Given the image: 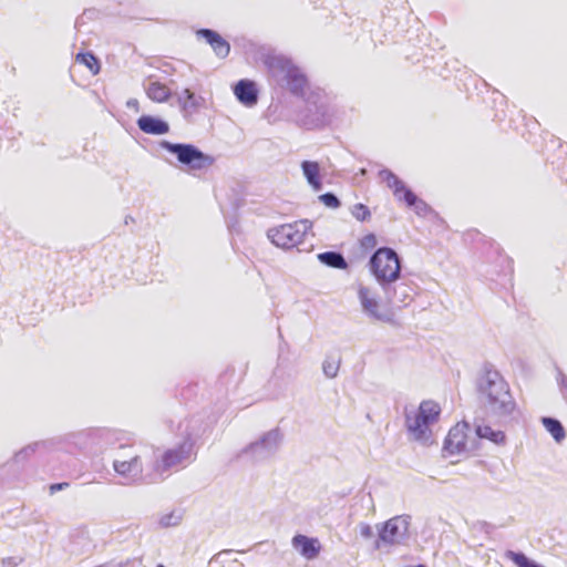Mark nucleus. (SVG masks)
Returning <instances> with one entry per match:
<instances>
[{
	"label": "nucleus",
	"instance_id": "obj_1",
	"mask_svg": "<svg viewBox=\"0 0 567 567\" xmlns=\"http://www.w3.org/2000/svg\"><path fill=\"white\" fill-rule=\"evenodd\" d=\"M477 391L495 415H511L516 408L507 382L491 364L484 365L483 373L477 379Z\"/></svg>",
	"mask_w": 567,
	"mask_h": 567
},
{
	"label": "nucleus",
	"instance_id": "obj_2",
	"mask_svg": "<svg viewBox=\"0 0 567 567\" xmlns=\"http://www.w3.org/2000/svg\"><path fill=\"white\" fill-rule=\"evenodd\" d=\"M271 75L296 96H305L308 89V79L299 66L285 55H272L266 61Z\"/></svg>",
	"mask_w": 567,
	"mask_h": 567
},
{
	"label": "nucleus",
	"instance_id": "obj_3",
	"mask_svg": "<svg viewBox=\"0 0 567 567\" xmlns=\"http://www.w3.org/2000/svg\"><path fill=\"white\" fill-rule=\"evenodd\" d=\"M368 265L371 275L381 288L389 287L391 282L401 279V259L393 248H378L371 255Z\"/></svg>",
	"mask_w": 567,
	"mask_h": 567
},
{
	"label": "nucleus",
	"instance_id": "obj_4",
	"mask_svg": "<svg viewBox=\"0 0 567 567\" xmlns=\"http://www.w3.org/2000/svg\"><path fill=\"white\" fill-rule=\"evenodd\" d=\"M440 413L441 408L436 402L431 400L422 401L413 415L405 411L408 432L415 441L429 442L432 435L430 426L439 420Z\"/></svg>",
	"mask_w": 567,
	"mask_h": 567
},
{
	"label": "nucleus",
	"instance_id": "obj_5",
	"mask_svg": "<svg viewBox=\"0 0 567 567\" xmlns=\"http://www.w3.org/2000/svg\"><path fill=\"white\" fill-rule=\"evenodd\" d=\"M411 516L403 514L394 516L381 525H378V538L374 544L375 549L382 546L403 545L410 538Z\"/></svg>",
	"mask_w": 567,
	"mask_h": 567
},
{
	"label": "nucleus",
	"instance_id": "obj_6",
	"mask_svg": "<svg viewBox=\"0 0 567 567\" xmlns=\"http://www.w3.org/2000/svg\"><path fill=\"white\" fill-rule=\"evenodd\" d=\"M379 176L393 190L394 197L412 208L417 216L425 217L432 212L431 206L417 197L392 171L383 168Z\"/></svg>",
	"mask_w": 567,
	"mask_h": 567
},
{
	"label": "nucleus",
	"instance_id": "obj_7",
	"mask_svg": "<svg viewBox=\"0 0 567 567\" xmlns=\"http://www.w3.org/2000/svg\"><path fill=\"white\" fill-rule=\"evenodd\" d=\"M282 437L279 429H272L264 433L259 440L244 447L237 454V458L247 457L252 463L267 461L278 452Z\"/></svg>",
	"mask_w": 567,
	"mask_h": 567
},
{
	"label": "nucleus",
	"instance_id": "obj_8",
	"mask_svg": "<svg viewBox=\"0 0 567 567\" xmlns=\"http://www.w3.org/2000/svg\"><path fill=\"white\" fill-rule=\"evenodd\" d=\"M159 146L172 155H175L181 164L192 169H203L214 163L212 156L205 154L193 144L161 141Z\"/></svg>",
	"mask_w": 567,
	"mask_h": 567
},
{
	"label": "nucleus",
	"instance_id": "obj_9",
	"mask_svg": "<svg viewBox=\"0 0 567 567\" xmlns=\"http://www.w3.org/2000/svg\"><path fill=\"white\" fill-rule=\"evenodd\" d=\"M310 228L311 223L303 219L292 224H285L276 228H270L267 236L277 247L290 249L303 241V238Z\"/></svg>",
	"mask_w": 567,
	"mask_h": 567
},
{
	"label": "nucleus",
	"instance_id": "obj_10",
	"mask_svg": "<svg viewBox=\"0 0 567 567\" xmlns=\"http://www.w3.org/2000/svg\"><path fill=\"white\" fill-rule=\"evenodd\" d=\"M194 442L192 439H185L175 447L165 450L159 457L156 458L154 470L164 473L176 466H185L193 461Z\"/></svg>",
	"mask_w": 567,
	"mask_h": 567
},
{
	"label": "nucleus",
	"instance_id": "obj_11",
	"mask_svg": "<svg viewBox=\"0 0 567 567\" xmlns=\"http://www.w3.org/2000/svg\"><path fill=\"white\" fill-rule=\"evenodd\" d=\"M358 299L362 312L370 319L384 323H394V315L389 309H383L377 293L369 287L360 286Z\"/></svg>",
	"mask_w": 567,
	"mask_h": 567
},
{
	"label": "nucleus",
	"instance_id": "obj_12",
	"mask_svg": "<svg viewBox=\"0 0 567 567\" xmlns=\"http://www.w3.org/2000/svg\"><path fill=\"white\" fill-rule=\"evenodd\" d=\"M381 289L390 306L405 307L413 300L414 288L408 281H393L389 287L384 286Z\"/></svg>",
	"mask_w": 567,
	"mask_h": 567
},
{
	"label": "nucleus",
	"instance_id": "obj_13",
	"mask_svg": "<svg viewBox=\"0 0 567 567\" xmlns=\"http://www.w3.org/2000/svg\"><path fill=\"white\" fill-rule=\"evenodd\" d=\"M327 105L319 94H311L306 101L303 123L309 128L322 126L326 123Z\"/></svg>",
	"mask_w": 567,
	"mask_h": 567
},
{
	"label": "nucleus",
	"instance_id": "obj_14",
	"mask_svg": "<svg viewBox=\"0 0 567 567\" xmlns=\"http://www.w3.org/2000/svg\"><path fill=\"white\" fill-rule=\"evenodd\" d=\"M470 427L467 422L458 423L452 427L444 441V450L450 454H461L474 449L470 445L465 430Z\"/></svg>",
	"mask_w": 567,
	"mask_h": 567
},
{
	"label": "nucleus",
	"instance_id": "obj_15",
	"mask_svg": "<svg viewBox=\"0 0 567 567\" xmlns=\"http://www.w3.org/2000/svg\"><path fill=\"white\" fill-rule=\"evenodd\" d=\"M236 99L246 107H252L258 103L259 91L254 81L239 80L233 87Z\"/></svg>",
	"mask_w": 567,
	"mask_h": 567
},
{
	"label": "nucleus",
	"instance_id": "obj_16",
	"mask_svg": "<svg viewBox=\"0 0 567 567\" xmlns=\"http://www.w3.org/2000/svg\"><path fill=\"white\" fill-rule=\"evenodd\" d=\"M113 468L118 475L133 481L140 480L143 473V464L138 455L128 456L127 460L115 458Z\"/></svg>",
	"mask_w": 567,
	"mask_h": 567
},
{
	"label": "nucleus",
	"instance_id": "obj_17",
	"mask_svg": "<svg viewBox=\"0 0 567 567\" xmlns=\"http://www.w3.org/2000/svg\"><path fill=\"white\" fill-rule=\"evenodd\" d=\"M292 547L306 559L317 558L321 550V544L318 538L297 534L291 539Z\"/></svg>",
	"mask_w": 567,
	"mask_h": 567
},
{
	"label": "nucleus",
	"instance_id": "obj_18",
	"mask_svg": "<svg viewBox=\"0 0 567 567\" xmlns=\"http://www.w3.org/2000/svg\"><path fill=\"white\" fill-rule=\"evenodd\" d=\"M196 35L198 39L205 40L218 58L225 59L228 56L230 44L217 31L203 28L196 31Z\"/></svg>",
	"mask_w": 567,
	"mask_h": 567
},
{
	"label": "nucleus",
	"instance_id": "obj_19",
	"mask_svg": "<svg viewBox=\"0 0 567 567\" xmlns=\"http://www.w3.org/2000/svg\"><path fill=\"white\" fill-rule=\"evenodd\" d=\"M176 101L186 120H189L204 104V99L197 96L189 89H184L179 93H176Z\"/></svg>",
	"mask_w": 567,
	"mask_h": 567
},
{
	"label": "nucleus",
	"instance_id": "obj_20",
	"mask_svg": "<svg viewBox=\"0 0 567 567\" xmlns=\"http://www.w3.org/2000/svg\"><path fill=\"white\" fill-rule=\"evenodd\" d=\"M137 127L145 134L164 135L169 132V124L154 115H142L136 121Z\"/></svg>",
	"mask_w": 567,
	"mask_h": 567
},
{
	"label": "nucleus",
	"instance_id": "obj_21",
	"mask_svg": "<svg viewBox=\"0 0 567 567\" xmlns=\"http://www.w3.org/2000/svg\"><path fill=\"white\" fill-rule=\"evenodd\" d=\"M300 166L308 184L313 190L319 192L322 188L319 163L315 161H303Z\"/></svg>",
	"mask_w": 567,
	"mask_h": 567
},
{
	"label": "nucleus",
	"instance_id": "obj_22",
	"mask_svg": "<svg viewBox=\"0 0 567 567\" xmlns=\"http://www.w3.org/2000/svg\"><path fill=\"white\" fill-rule=\"evenodd\" d=\"M475 434L478 439L488 440L496 445H504L506 443V435L501 430H494L484 423L475 424Z\"/></svg>",
	"mask_w": 567,
	"mask_h": 567
},
{
	"label": "nucleus",
	"instance_id": "obj_23",
	"mask_svg": "<svg viewBox=\"0 0 567 567\" xmlns=\"http://www.w3.org/2000/svg\"><path fill=\"white\" fill-rule=\"evenodd\" d=\"M145 92L147 97L156 103H164L172 96L171 90L158 81H151L145 86Z\"/></svg>",
	"mask_w": 567,
	"mask_h": 567
},
{
	"label": "nucleus",
	"instance_id": "obj_24",
	"mask_svg": "<svg viewBox=\"0 0 567 567\" xmlns=\"http://www.w3.org/2000/svg\"><path fill=\"white\" fill-rule=\"evenodd\" d=\"M317 258L322 265L334 269L344 270L349 266L344 256L336 250L320 252Z\"/></svg>",
	"mask_w": 567,
	"mask_h": 567
},
{
	"label": "nucleus",
	"instance_id": "obj_25",
	"mask_svg": "<svg viewBox=\"0 0 567 567\" xmlns=\"http://www.w3.org/2000/svg\"><path fill=\"white\" fill-rule=\"evenodd\" d=\"M542 423L557 443H560L566 437L565 429L559 420L544 416L542 417Z\"/></svg>",
	"mask_w": 567,
	"mask_h": 567
},
{
	"label": "nucleus",
	"instance_id": "obj_26",
	"mask_svg": "<svg viewBox=\"0 0 567 567\" xmlns=\"http://www.w3.org/2000/svg\"><path fill=\"white\" fill-rule=\"evenodd\" d=\"M505 556L511 559L517 567H544L535 560L527 557L522 551L507 550Z\"/></svg>",
	"mask_w": 567,
	"mask_h": 567
},
{
	"label": "nucleus",
	"instance_id": "obj_27",
	"mask_svg": "<svg viewBox=\"0 0 567 567\" xmlns=\"http://www.w3.org/2000/svg\"><path fill=\"white\" fill-rule=\"evenodd\" d=\"M76 61L84 64L94 75L101 70L99 59L91 52H79Z\"/></svg>",
	"mask_w": 567,
	"mask_h": 567
},
{
	"label": "nucleus",
	"instance_id": "obj_28",
	"mask_svg": "<svg viewBox=\"0 0 567 567\" xmlns=\"http://www.w3.org/2000/svg\"><path fill=\"white\" fill-rule=\"evenodd\" d=\"M340 357L332 354L327 355L322 363V371L324 375L329 379L336 378L340 368Z\"/></svg>",
	"mask_w": 567,
	"mask_h": 567
},
{
	"label": "nucleus",
	"instance_id": "obj_29",
	"mask_svg": "<svg viewBox=\"0 0 567 567\" xmlns=\"http://www.w3.org/2000/svg\"><path fill=\"white\" fill-rule=\"evenodd\" d=\"M40 445H41V443L35 442V443L24 446L23 449H21L20 451H18L14 454V461L22 462V461L27 460L30 455L35 453V451L38 450V447Z\"/></svg>",
	"mask_w": 567,
	"mask_h": 567
},
{
	"label": "nucleus",
	"instance_id": "obj_30",
	"mask_svg": "<svg viewBox=\"0 0 567 567\" xmlns=\"http://www.w3.org/2000/svg\"><path fill=\"white\" fill-rule=\"evenodd\" d=\"M319 200L329 208H339L341 206V202L338 196L331 192L320 195Z\"/></svg>",
	"mask_w": 567,
	"mask_h": 567
},
{
	"label": "nucleus",
	"instance_id": "obj_31",
	"mask_svg": "<svg viewBox=\"0 0 567 567\" xmlns=\"http://www.w3.org/2000/svg\"><path fill=\"white\" fill-rule=\"evenodd\" d=\"M352 215L355 219L360 221H365L370 218L371 213L368 206L364 204H355L352 209Z\"/></svg>",
	"mask_w": 567,
	"mask_h": 567
},
{
	"label": "nucleus",
	"instance_id": "obj_32",
	"mask_svg": "<svg viewBox=\"0 0 567 567\" xmlns=\"http://www.w3.org/2000/svg\"><path fill=\"white\" fill-rule=\"evenodd\" d=\"M181 520L182 516L179 514H176L175 512H172L161 517L159 525L162 527L177 526L181 523Z\"/></svg>",
	"mask_w": 567,
	"mask_h": 567
},
{
	"label": "nucleus",
	"instance_id": "obj_33",
	"mask_svg": "<svg viewBox=\"0 0 567 567\" xmlns=\"http://www.w3.org/2000/svg\"><path fill=\"white\" fill-rule=\"evenodd\" d=\"M558 383L565 401L567 402V375L559 372Z\"/></svg>",
	"mask_w": 567,
	"mask_h": 567
},
{
	"label": "nucleus",
	"instance_id": "obj_34",
	"mask_svg": "<svg viewBox=\"0 0 567 567\" xmlns=\"http://www.w3.org/2000/svg\"><path fill=\"white\" fill-rule=\"evenodd\" d=\"M360 535L363 537V538H371L373 537V529L372 527L369 525V524H365V523H362L360 524Z\"/></svg>",
	"mask_w": 567,
	"mask_h": 567
},
{
	"label": "nucleus",
	"instance_id": "obj_35",
	"mask_svg": "<svg viewBox=\"0 0 567 567\" xmlns=\"http://www.w3.org/2000/svg\"><path fill=\"white\" fill-rule=\"evenodd\" d=\"M377 245V238L373 234L365 235L362 238V246L364 248H373Z\"/></svg>",
	"mask_w": 567,
	"mask_h": 567
},
{
	"label": "nucleus",
	"instance_id": "obj_36",
	"mask_svg": "<svg viewBox=\"0 0 567 567\" xmlns=\"http://www.w3.org/2000/svg\"><path fill=\"white\" fill-rule=\"evenodd\" d=\"M1 563L3 567H16L18 565L16 557H6Z\"/></svg>",
	"mask_w": 567,
	"mask_h": 567
},
{
	"label": "nucleus",
	"instance_id": "obj_37",
	"mask_svg": "<svg viewBox=\"0 0 567 567\" xmlns=\"http://www.w3.org/2000/svg\"><path fill=\"white\" fill-rule=\"evenodd\" d=\"M66 486H69V483H65V482H63V483H55V484L50 485V492H51V494H53V493H55L58 491L63 489Z\"/></svg>",
	"mask_w": 567,
	"mask_h": 567
},
{
	"label": "nucleus",
	"instance_id": "obj_38",
	"mask_svg": "<svg viewBox=\"0 0 567 567\" xmlns=\"http://www.w3.org/2000/svg\"><path fill=\"white\" fill-rule=\"evenodd\" d=\"M126 106L128 109H134L135 111H138V101L136 99H130L127 102H126Z\"/></svg>",
	"mask_w": 567,
	"mask_h": 567
},
{
	"label": "nucleus",
	"instance_id": "obj_39",
	"mask_svg": "<svg viewBox=\"0 0 567 567\" xmlns=\"http://www.w3.org/2000/svg\"><path fill=\"white\" fill-rule=\"evenodd\" d=\"M97 433L101 434V435H104V434H109V431H106V430H99Z\"/></svg>",
	"mask_w": 567,
	"mask_h": 567
},
{
	"label": "nucleus",
	"instance_id": "obj_40",
	"mask_svg": "<svg viewBox=\"0 0 567 567\" xmlns=\"http://www.w3.org/2000/svg\"><path fill=\"white\" fill-rule=\"evenodd\" d=\"M156 567H165L163 564H158Z\"/></svg>",
	"mask_w": 567,
	"mask_h": 567
}]
</instances>
